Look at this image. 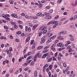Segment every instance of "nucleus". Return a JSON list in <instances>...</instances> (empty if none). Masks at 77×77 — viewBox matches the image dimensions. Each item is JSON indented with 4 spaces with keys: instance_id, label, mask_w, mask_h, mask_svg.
Here are the masks:
<instances>
[{
    "instance_id": "1",
    "label": "nucleus",
    "mask_w": 77,
    "mask_h": 77,
    "mask_svg": "<svg viewBox=\"0 0 77 77\" xmlns=\"http://www.w3.org/2000/svg\"><path fill=\"white\" fill-rule=\"evenodd\" d=\"M41 56H42V55L41 54V53L40 52H38L37 53V54L34 56V62H35L36 60V58L37 57H39V58H40L41 57Z\"/></svg>"
},
{
    "instance_id": "2",
    "label": "nucleus",
    "mask_w": 77,
    "mask_h": 77,
    "mask_svg": "<svg viewBox=\"0 0 77 77\" xmlns=\"http://www.w3.org/2000/svg\"><path fill=\"white\" fill-rule=\"evenodd\" d=\"M44 14L46 16V17H45V19H51V16L49 15V14H48V13H45Z\"/></svg>"
},
{
    "instance_id": "3",
    "label": "nucleus",
    "mask_w": 77,
    "mask_h": 77,
    "mask_svg": "<svg viewBox=\"0 0 77 77\" xmlns=\"http://www.w3.org/2000/svg\"><path fill=\"white\" fill-rule=\"evenodd\" d=\"M45 36H44L41 38V44H43V43H44V42L45 41Z\"/></svg>"
},
{
    "instance_id": "4",
    "label": "nucleus",
    "mask_w": 77,
    "mask_h": 77,
    "mask_svg": "<svg viewBox=\"0 0 77 77\" xmlns=\"http://www.w3.org/2000/svg\"><path fill=\"white\" fill-rule=\"evenodd\" d=\"M57 46L60 47H63L65 46V45H64V44H63V43L61 42L58 44Z\"/></svg>"
},
{
    "instance_id": "5",
    "label": "nucleus",
    "mask_w": 77,
    "mask_h": 77,
    "mask_svg": "<svg viewBox=\"0 0 77 77\" xmlns=\"http://www.w3.org/2000/svg\"><path fill=\"white\" fill-rule=\"evenodd\" d=\"M58 22V21H54L52 22H49L48 23V25H50L51 24H55V23H57Z\"/></svg>"
},
{
    "instance_id": "6",
    "label": "nucleus",
    "mask_w": 77,
    "mask_h": 77,
    "mask_svg": "<svg viewBox=\"0 0 77 77\" xmlns=\"http://www.w3.org/2000/svg\"><path fill=\"white\" fill-rule=\"evenodd\" d=\"M11 17H14L15 18H18V16H17V14H11Z\"/></svg>"
},
{
    "instance_id": "7",
    "label": "nucleus",
    "mask_w": 77,
    "mask_h": 77,
    "mask_svg": "<svg viewBox=\"0 0 77 77\" xmlns=\"http://www.w3.org/2000/svg\"><path fill=\"white\" fill-rule=\"evenodd\" d=\"M37 16H38V17H39V16H40V15H41V17H44V14H42V13L41 12L38 13H37L36 14Z\"/></svg>"
},
{
    "instance_id": "8",
    "label": "nucleus",
    "mask_w": 77,
    "mask_h": 77,
    "mask_svg": "<svg viewBox=\"0 0 77 77\" xmlns=\"http://www.w3.org/2000/svg\"><path fill=\"white\" fill-rule=\"evenodd\" d=\"M47 28V26H41L40 29L42 31L44 30L45 29H46Z\"/></svg>"
},
{
    "instance_id": "9",
    "label": "nucleus",
    "mask_w": 77,
    "mask_h": 77,
    "mask_svg": "<svg viewBox=\"0 0 77 77\" xmlns=\"http://www.w3.org/2000/svg\"><path fill=\"white\" fill-rule=\"evenodd\" d=\"M48 53H47L46 54H44L43 56H42V58H45L47 56H48Z\"/></svg>"
},
{
    "instance_id": "10",
    "label": "nucleus",
    "mask_w": 77,
    "mask_h": 77,
    "mask_svg": "<svg viewBox=\"0 0 77 77\" xmlns=\"http://www.w3.org/2000/svg\"><path fill=\"white\" fill-rule=\"evenodd\" d=\"M30 37L29 36L28 37H27V38H26V42H28L29 41V40H30Z\"/></svg>"
},
{
    "instance_id": "11",
    "label": "nucleus",
    "mask_w": 77,
    "mask_h": 77,
    "mask_svg": "<svg viewBox=\"0 0 77 77\" xmlns=\"http://www.w3.org/2000/svg\"><path fill=\"white\" fill-rule=\"evenodd\" d=\"M6 53H7L8 54H9L11 53V51L10 50H8V49H6L5 51Z\"/></svg>"
},
{
    "instance_id": "12",
    "label": "nucleus",
    "mask_w": 77,
    "mask_h": 77,
    "mask_svg": "<svg viewBox=\"0 0 77 77\" xmlns=\"http://www.w3.org/2000/svg\"><path fill=\"white\" fill-rule=\"evenodd\" d=\"M55 23V24L53 25V28H55V27H56V26H57V25H58V24H58V23Z\"/></svg>"
},
{
    "instance_id": "13",
    "label": "nucleus",
    "mask_w": 77,
    "mask_h": 77,
    "mask_svg": "<svg viewBox=\"0 0 77 77\" xmlns=\"http://www.w3.org/2000/svg\"><path fill=\"white\" fill-rule=\"evenodd\" d=\"M43 48V46H39L38 48H37V49L38 50H41V49H42Z\"/></svg>"
},
{
    "instance_id": "14",
    "label": "nucleus",
    "mask_w": 77,
    "mask_h": 77,
    "mask_svg": "<svg viewBox=\"0 0 77 77\" xmlns=\"http://www.w3.org/2000/svg\"><path fill=\"white\" fill-rule=\"evenodd\" d=\"M51 38H49L48 39V41L46 42V43L47 44H48L49 43V42H51Z\"/></svg>"
},
{
    "instance_id": "15",
    "label": "nucleus",
    "mask_w": 77,
    "mask_h": 77,
    "mask_svg": "<svg viewBox=\"0 0 77 77\" xmlns=\"http://www.w3.org/2000/svg\"><path fill=\"white\" fill-rule=\"evenodd\" d=\"M75 74L73 73V74H70L69 76V77H74V76H75Z\"/></svg>"
},
{
    "instance_id": "16",
    "label": "nucleus",
    "mask_w": 77,
    "mask_h": 77,
    "mask_svg": "<svg viewBox=\"0 0 77 77\" xmlns=\"http://www.w3.org/2000/svg\"><path fill=\"white\" fill-rule=\"evenodd\" d=\"M37 74H38V72H37V71L35 70L34 73L35 77H37Z\"/></svg>"
},
{
    "instance_id": "17",
    "label": "nucleus",
    "mask_w": 77,
    "mask_h": 77,
    "mask_svg": "<svg viewBox=\"0 0 77 77\" xmlns=\"http://www.w3.org/2000/svg\"><path fill=\"white\" fill-rule=\"evenodd\" d=\"M49 51V50L48 49H46L45 51H43V53H47V52H48V51Z\"/></svg>"
},
{
    "instance_id": "18",
    "label": "nucleus",
    "mask_w": 77,
    "mask_h": 77,
    "mask_svg": "<svg viewBox=\"0 0 77 77\" xmlns=\"http://www.w3.org/2000/svg\"><path fill=\"white\" fill-rule=\"evenodd\" d=\"M53 67V65H51L49 66V69H50V70H51L52 69V67Z\"/></svg>"
},
{
    "instance_id": "19",
    "label": "nucleus",
    "mask_w": 77,
    "mask_h": 77,
    "mask_svg": "<svg viewBox=\"0 0 77 77\" xmlns=\"http://www.w3.org/2000/svg\"><path fill=\"white\" fill-rule=\"evenodd\" d=\"M37 27V25H34L32 28V30H34L35 29H36V28Z\"/></svg>"
},
{
    "instance_id": "20",
    "label": "nucleus",
    "mask_w": 77,
    "mask_h": 77,
    "mask_svg": "<svg viewBox=\"0 0 77 77\" xmlns=\"http://www.w3.org/2000/svg\"><path fill=\"white\" fill-rule=\"evenodd\" d=\"M47 30L46 29L43 32V35H45V34L47 33Z\"/></svg>"
},
{
    "instance_id": "21",
    "label": "nucleus",
    "mask_w": 77,
    "mask_h": 77,
    "mask_svg": "<svg viewBox=\"0 0 77 77\" xmlns=\"http://www.w3.org/2000/svg\"><path fill=\"white\" fill-rule=\"evenodd\" d=\"M63 66L65 68H66V63H63Z\"/></svg>"
},
{
    "instance_id": "22",
    "label": "nucleus",
    "mask_w": 77,
    "mask_h": 77,
    "mask_svg": "<svg viewBox=\"0 0 77 77\" xmlns=\"http://www.w3.org/2000/svg\"><path fill=\"white\" fill-rule=\"evenodd\" d=\"M48 36H49V37H50L51 36H52V35H53V34H52V33H48Z\"/></svg>"
},
{
    "instance_id": "23",
    "label": "nucleus",
    "mask_w": 77,
    "mask_h": 77,
    "mask_svg": "<svg viewBox=\"0 0 77 77\" xmlns=\"http://www.w3.org/2000/svg\"><path fill=\"white\" fill-rule=\"evenodd\" d=\"M17 34V35H20L21 33V31H19L16 32Z\"/></svg>"
},
{
    "instance_id": "24",
    "label": "nucleus",
    "mask_w": 77,
    "mask_h": 77,
    "mask_svg": "<svg viewBox=\"0 0 77 77\" xmlns=\"http://www.w3.org/2000/svg\"><path fill=\"white\" fill-rule=\"evenodd\" d=\"M49 47H50V45H48L44 48V50H46V49H47Z\"/></svg>"
},
{
    "instance_id": "25",
    "label": "nucleus",
    "mask_w": 77,
    "mask_h": 77,
    "mask_svg": "<svg viewBox=\"0 0 77 77\" xmlns=\"http://www.w3.org/2000/svg\"><path fill=\"white\" fill-rule=\"evenodd\" d=\"M66 17L62 18L60 19V21H64V20H65V19H66Z\"/></svg>"
},
{
    "instance_id": "26",
    "label": "nucleus",
    "mask_w": 77,
    "mask_h": 77,
    "mask_svg": "<svg viewBox=\"0 0 77 77\" xmlns=\"http://www.w3.org/2000/svg\"><path fill=\"white\" fill-rule=\"evenodd\" d=\"M51 49L54 52L56 51V49L54 48H51Z\"/></svg>"
},
{
    "instance_id": "27",
    "label": "nucleus",
    "mask_w": 77,
    "mask_h": 77,
    "mask_svg": "<svg viewBox=\"0 0 77 77\" xmlns=\"http://www.w3.org/2000/svg\"><path fill=\"white\" fill-rule=\"evenodd\" d=\"M62 33V35H65V34H66V31H64L61 32Z\"/></svg>"
},
{
    "instance_id": "28",
    "label": "nucleus",
    "mask_w": 77,
    "mask_h": 77,
    "mask_svg": "<svg viewBox=\"0 0 77 77\" xmlns=\"http://www.w3.org/2000/svg\"><path fill=\"white\" fill-rule=\"evenodd\" d=\"M9 3L10 4H11V5H12L14 3V2H13L12 1V0H9Z\"/></svg>"
},
{
    "instance_id": "29",
    "label": "nucleus",
    "mask_w": 77,
    "mask_h": 77,
    "mask_svg": "<svg viewBox=\"0 0 77 77\" xmlns=\"http://www.w3.org/2000/svg\"><path fill=\"white\" fill-rule=\"evenodd\" d=\"M42 33H43V32H40L39 34V35H38L39 37H40V36H41L42 35Z\"/></svg>"
},
{
    "instance_id": "30",
    "label": "nucleus",
    "mask_w": 77,
    "mask_h": 77,
    "mask_svg": "<svg viewBox=\"0 0 77 77\" xmlns=\"http://www.w3.org/2000/svg\"><path fill=\"white\" fill-rule=\"evenodd\" d=\"M69 53H71V52H72V48H70L69 50Z\"/></svg>"
},
{
    "instance_id": "31",
    "label": "nucleus",
    "mask_w": 77,
    "mask_h": 77,
    "mask_svg": "<svg viewBox=\"0 0 77 77\" xmlns=\"http://www.w3.org/2000/svg\"><path fill=\"white\" fill-rule=\"evenodd\" d=\"M53 10H50L49 11H48L49 14H51L53 12Z\"/></svg>"
},
{
    "instance_id": "32",
    "label": "nucleus",
    "mask_w": 77,
    "mask_h": 77,
    "mask_svg": "<svg viewBox=\"0 0 77 77\" xmlns=\"http://www.w3.org/2000/svg\"><path fill=\"white\" fill-rule=\"evenodd\" d=\"M32 57V56H30L28 57L27 59V60H29V59H31Z\"/></svg>"
},
{
    "instance_id": "33",
    "label": "nucleus",
    "mask_w": 77,
    "mask_h": 77,
    "mask_svg": "<svg viewBox=\"0 0 77 77\" xmlns=\"http://www.w3.org/2000/svg\"><path fill=\"white\" fill-rule=\"evenodd\" d=\"M34 64H35V63L33 62V61H32L31 63V65H32V66H33L34 65Z\"/></svg>"
},
{
    "instance_id": "34",
    "label": "nucleus",
    "mask_w": 77,
    "mask_h": 77,
    "mask_svg": "<svg viewBox=\"0 0 77 77\" xmlns=\"http://www.w3.org/2000/svg\"><path fill=\"white\" fill-rule=\"evenodd\" d=\"M28 31L29 32H30L31 30V28H30V27H29L28 29Z\"/></svg>"
},
{
    "instance_id": "35",
    "label": "nucleus",
    "mask_w": 77,
    "mask_h": 77,
    "mask_svg": "<svg viewBox=\"0 0 77 77\" xmlns=\"http://www.w3.org/2000/svg\"><path fill=\"white\" fill-rule=\"evenodd\" d=\"M45 8H46V9H50L51 7L49 6H46Z\"/></svg>"
},
{
    "instance_id": "36",
    "label": "nucleus",
    "mask_w": 77,
    "mask_h": 77,
    "mask_svg": "<svg viewBox=\"0 0 77 77\" xmlns=\"http://www.w3.org/2000/svg\"><path fill=\"white\" fill-rule=\"evenodd\" d=\"M25 18H26V19H29L30 18V17L29 16H27V15H26L25 16Z\"/></svg>"
},
{
    "instance_id": "37",
    "label": "nucleus",
    "mask_w": 77,
    "mask_h": 77,
    "mask_svg": "<svg viewBox=\"0 0 77 77\" xmlns=\"http://www.w3.org/2000/svg\"><path fill=\"white\" fill-rule=\"evenodd\" d=\"M19 73V70H17V71L15 73V74H18Z\"/></svg>"
},
{
    "instance_id": "38",
    "label": "nucleus",
    "mask_w": 77,
    "mask_h": 77,
    "mask_svg": "<svg viewBox=\"0 0 77 77\" xmlns=\"http://www.w3.org/2000/svg\"><path fill=\"white\" fill-rule=\"evenodd\" d=\"M32 60H29L27 61V63H30V62H32Z\"/></svg>"
},
{
    "instance_id": "39",
    "label": "nucleus",
    "mask_w": 77,
    "mask_h": 77,
    "mask_svg": "<svg viewBox=\"0 0 77 77\" xmlns=\"http://www.w3.org/2000/svg\"><path fill=\"white\" fill-rule=\"evenodd\" d=\"M4 27L5 29H7V30L9 29L8 27L6 26H4Z\"/></svg>"
},
{
    "instance_id": "40",
    "label": "nucleus",
    "mask_w": 77,
    "mask_h": 77,
    "mask_svg": "<svg viewBox=\"0 0 77 77\" xmlns=\"http://www.w3.org/2000/svg\"><path fill=\"white\" fill-rule=\"evenodd\" d=\"M62 0H58L57 2L59 4H60L62 2Z\"/></svg>"
},
{
    "instance_id": "41",
    "label": "nucleus",
    "mask_w": 77,
    "mask_h": 77,
    "mask_svg": "<svg viewBox=\"0 0 77 77\" xmlns=\"http://www.w3.org/2000/svg\"><path fill=\"white\" fill-rule=\"evenodd\" d=\"M28 69H29V68L27 67L25 69H24V71H27Z\"/></svg>"
},
{
    "instance_id": "42",
    "label": "nucleus",
    "mask_w": 77,
    "mask_h": 77,
    "mask_svg": "<svg viewBox=\"0 0 77 77\" xmlns=\"http://www.w3.org/2000/svg\"><path fill=\"white\" fill-rule=\"evenodd\" d=\"M71 46H67L66 47L67 50H68V49H69V48H71Z\"/></svg>"
},
{
    "instance_id": "43",
    "label": "nucleus",
    "mask_w": 77,
    "mask_h": 77,
    "mask_svg": "<svg viewBox=\"0 0 77 77\" xmlns=\"http://www.w3.org/2000/svg\"><path fill=\"white\" fill-rule=\"evenodd\" d=\"M22 61V58L20 57V58L19 59V62H20Z\"/></svg>"
},
{
    "instance_id": "44",
    "label": "nucleus",
    "mask_w": 77,
    "mask_h": 77,
    "mask_svg": "<svg viewBox=\"0 0 77 77\" xmlns=\"http://www.w3.org/2000/svg\"><path fill=\"white\" fill-rule=\"evenodd\" d=\"M55 45H55V44H53L51 47V48H54V47H55Z\"/></svg>"
},
{
    "instance_id": "45",
    "label": "nucleus",
    "mask_w": 77,
    "mask_h": 77,
    "mask_svg": "<svg viewBox=\"0 0 77 77\" xmlns=\"http://www.w3.org/2000/svg\"><path fill=\"white\" fill-rule=\"evenodd\" d=\"M11 24L12 25H15V24H16V23H15V22H11Z\"/></svg>"
},
{
    "instance_id": "46",
    "label": "nucleus",
    "mask_w": 77,
    "mask_h": 77,
    "mask_svg": "<svg viewBox=\"0 0 77 77\" xmlns=\"http://www.w3.org/2000/svg\"><path fill=\"white\" fill-rule=\"evenodd\" d=\"M77 18V15H75L74 17V19L73 20H75L76 18Z\"/></svg>"
},
{
    "instance_id": "47",
    "label": "nucleus",
    "mask_w": 77,
    "mask_h": 77,
    "mask_svg": "<svg viewBox=\"0 0 77 77\" xmlns=\"http://www.w3.org/2000/svg\"><path fill=\"white\" fill-rule=\"evenodd\" d=\"M51 60H52V58H50L48 61V62H50V61H51Z\"/></svg>"
},
{
    "instance_id": "48",
    "label": "nucleus",
    "mask_w": 77,
    "mask_h": 77,
    "mask_svg": "<svg viewBox=\"0 0 77 77\" xmlns=\"http://www.w3.org/2000/svg\"><path fill=\"white\" fill-rule=\"evenodd\" d=\"M2 17H3V18H5L6 17V15L5 14H2Z\"/></svg>"
},
{
    "instance_id": "49",
    "label": "nucleus",
    "mask_w": 77,
    "mask_h": 77,
    "mask_svg": "<svg viewBox=\"0 0 77 77\" xmlns=\"http://www.w3.org/2000/svg\"><path fill=\"white\" fill-rule=\"evenodd\" d=\"M42 6V4L41 3L39 4L38 5V6H39V7H41Z\"/></svg>"
},
{
    "instance_id": "50",
    "label": "nucleus",
    "mask_w": 77,
    "mask_h": 77,
    "mask_svg": "<svg viewBox=\"0 0 77 77\" xmlns=\"http://www.w3.org/2000/svg\"><path fill=\"white\" fill-rule=\"evenodd\" d=\"M48 64H46L44 66V67H45V68H47V67H48Z\"/></svg>"
},
{
    "instance_id": "51",
    "label": "nucleus",
    "mask_w": 77,
    "mask_h": 77,
    "mask_svg": "<svg viewBox=\"0 0 77 77\" xmlns=\"http://www.w3.org/2000/svg\"><path fill=\"white\" fill-rule=\"evenodd\" d=\"M46 69V67H45L43 66V72H44L45 71V70Z\"/></svg>"
},
{
    "instance_id": "52",
    "label": "nucleus",
    "mask_w": 77,
    "mask_h": 77,
    "mask_svg": "<svg viewBox=\"0 0 77 77\" xmlns=\"http://www.w3.org/2000/svg\"><path fill=\"white\" fill-rule=\"evenodd\" d=\"M38 18V16H35L34 17V20H36V19H37V18Z\"/></svg>"
},
{
    "instance_id": "53",
    "label": "nucleus",
    "mask_w": 77,
    "mask_h": 77,
    "mask_svg": "<svg viewBox=\"0 0 77 77\" xmlns=\"http://www.w3.org/2000/svg\"><path fill=\"white\" fill-rule=\"evenodd\" d=\"M29 26H30V27H32V26H33V25L30 23H29Z\"/></svg>"
},
{
    "instance_id": "54",
    "label": "nucleus",
    "mask_w": 77,
    "mask_h": 77,
    "mask_svg": "<svg viewBox=\"0 0 77 77\" xmlns=\"http://www.w3.org/2000/svg\"><path fill=\"white\" fill-rule=\"evenodd\" d=\"M27 29H28V26H26L25 27V31L27 32Z\"/></svg>"
},
{
    "instance_id": "55",
    "label": "nucleus",
    "mask_w": 77,
    "mask_h": 77,
    "mask_svg": "<svg viewBox=\"0 0 77 77\" xmlns=\"http://www.w3.org/2000/svg\"><path fill=\"white\" fill-rule=\"evenodd\" d=\"M14 27L15 29H18V26H17L16 25H14Z\"/></svg>"
},
{
    "instance_id": "56",
    "label": "nucleus",
    "mask_w": 77,
    "mask_h": 77,
    "mask_svg": "<svg viewBox=\"0 0 77 77\" xmlns=\"http://www.w3.org/2000/svg\"><path fill=\"white\" fill-rule=\"evenodd\" d=\"M63 48H60L58 50H59V51H62V50H63Z\"/></svg>"
},
{
    "instance_id": "57",
    "label": "nucleus",
    "mask_w": 77,
    "mask_h": 77,
    "mask_svg": "<svg viewBox=\"0 0 77 77\" xmlns=\"http://www.w3.org/2000/svg\"><path fill=\"white\" fill-rule=\"evenodd\" d=\"M26 52V49H24V50L23 51V53L24 54H25V53Z\"/></svg>"
},
{
    "instance_id": "58",
    "label": "nucleus",
    "mask_w": 77,
    "mask_h": 77,
    "mask_svg": "<svg viewBox=\"0 0 77 77\" xmlns=\"http://www.w3.org/2000/svg\"><path fill=\"white\" fill-rule=\"evenodd\" d=\"M57 18H59V16H57L55 17L54 19L55 20H56V19H57Z\"/></svg>"
},
{
    "instance_id": "59",
    "label": "nucleus",
    "mask_w": 77,
    "mask_h": 77,
    "mask_svg": "<svg viewBox=\"0 0 77 77\" xmlns=\"http://www.w3.org/2000/svg\"><path fill=\"white\" fill-rule=\"evenodd\" d=\"M56 38V36L54 35V36H53L52 37H51V39H54V38Z\"/></svg>"
},
{
    "instance_id": "60",
    "label": "nucleus",
    "mask_w": 77,
    "mask_h": 77,
    "mask_svg": "<svg viewBox=\"0 0 77 77\" xmlns=\"http://www.w3.org/2000/svg\"><path fill=\"white\" fill-rule=\"evenodd\" d=\"M74 20V17H71V18L70 19H69V20H70V21H72V20Z\"/></svg>"
},
{
    "instance_id": "61",
    "label": "nucleus",
    "mask_w": 77,
    "mask_h": 77,
    "mask_svg": "<svg viewBox=\"0 0 77 77\" xmlns=\"http://www.w3.org/2000/svg\"><path fill=\"white\" fill-rule=\"evenodd\" d=\"M17 22L19 24H21V23H22L21 21L20 20H19L17 21Z\"/></svg>"
},
{
    "instance_id": "62",
    "label": "nucleus",
    "mask_w": 77,
    "mask_h": 77,
    "mask_svg": "<svg viewBox=\"0 0 77 77\" xmlns=\"http://www.w3.org/2000/svg\"><path fill=\"white\" fill-rule=\"evenodd\" d=\"M66 43L68 44H71V42L69 41H68Z\"/></svg>"
},
{
    "instance_id": "63",
    "label": "nucleus",
    "mask_w": 77,
    "mask_h": 77,
    "mask_svg": "<svg viewBox=\"0 0 77 77\" xmlns=\"http://www.w3.org/2000/svg\"><path fill=\"white\" fill-rule=\"evenodd\" d=\"M63 14L64 15H67V12H64L63 13Z\"/></svg>"
},
{
    "instance_id": "64",
    "label": "nucleus",
    "mask_w": 77,
    "mask_h": 77,
    "mask_svg": "<svg viewBox=\"0 0 77 77\" xmlns=\"http://www.w3.org/2000/svg\"><path fill=\"white\" fill-rule=\"evenodd\" d=\"M57 53H58L57 52H56L55 54V55H54V56L55 57H57Z\"/></svg>"
}]
</instances>
